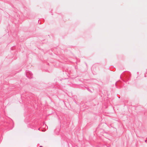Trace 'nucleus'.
Here are the masks:
<instances>
[{
  "label": "nucleus",
  "instance_id": "nucleus-1",
  "mask_svg": "<svg viewBox=\"0 0 147 147\" xmlns=\"http://www.w3.org/2000/svg\"><path fill=\"white\" fill-rule=\"evenodd\" d=\"M26 75L27 78H32L33 74L31 72L29 71H26Z\"/></svg>",
  "mask_w": 147,
  "mask_h": 147
}]
</instances>
